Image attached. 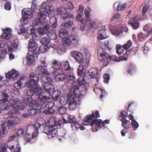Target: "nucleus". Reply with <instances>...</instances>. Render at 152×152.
<instances>
[{"mask_svg":"<svg viewBox=\"0 0 152 152\" xmlns=\"http://www.w3.org/2000/svg\"><path fill=\"white\" fill-rule=\"evenodd\" d=\"M53 10V7L51 3L48 2L43 3L39 9L40 12L37 14L38 18L42 21L45 20L46 15L43 12L50 15L52 12Z\"/></svg>","mask_w":152,"mask_h":152,"instance_id":"nucleus-5","label":"nucleus"},{"mask_svg":"<svg viewBox=\"0 0 152 152\" xmlns=\"http://www.w3.org/2000/svg\"><path fill=\"white\" fill-rule=\"evenodd\" d=\"M72 40L71 39H70L69 38L65 37L63 39V45H66L67 46H69L72 45Z\"/></svg>","mask_w":152,"mask_h":152,"instance_id":"nucleus-40","label":"nucleus"},{"mask_svg":"<svg viewBox=\"0 0 152 152\" xmlns=\"http://www.w3.org/2000/svg\"><path fill=\"white\" fill-rule=\"evenodd\" d=\"M43 88L45 91L40 92V94H39V98L46 99H49L50 97L52 91L54 89V87L50 83L45 82L43 85Z\"/></svg>","mask_w":152,"mask_h":152,"instance_id":"nucleus-8","label":"nucleus"},{"mask_svg":"<svg viewBox=\"0 0 152 152\" xmlns=\"http://www.w3.org/2000/svg\"><path fill=\"white\" fill-rule=\"evenodd\" d=\"M59 36L60 37L63 39L69 35L68 31L67 30H60L58 33Z\"/></svg>","mask_w":152,"mask_h":152,"instance_id":"nucleus-35","label":"nucleus"},{"mask_svg":"<svg viewBox=\"0 0 152 152\" xmlns=\"http://www.w3.org/2000/svg\"><path fill=\"white\" fill-rule=\"evenodd\" d=\"M94 114L92 113L91 115H87L86 116V118L84 119L83 121V124L85 125H90V123L92 121V120L94 118Z\"/></svg>","mask_w":152,"mask_h":152,"instance_id":"nucleus-25","label":"nucleus"},{"mask_svg":"<svg viewBox=\"0 0 152 152\" xmlns=\"http://www.w3.org/2000/svg\"><path fill=\"white\" fill-rule=\"evenodd\" d=\"M122 122V126L125 129H122L121 131V133L123 136L125 135L126 133L128 132L127 129L130 128L132 126V124L130 121L124 118H122L121 119Z\"/></svg>","mask_w":152,"mask_h":152,"instance_id":"nucleus-12","label":"nucleus"},{"mask_svg":"<svg viewBox=\"0 0 152 152\" xmlns=\"http://www.w3.org/2000/svg\"><path fill=\"white\" fill-rule=\"evenodd\" d=\"M54 121H56L55 118L53 117L50 118L49 123L47 124L46 126L44 128L43 132L48 134L54 125Z\"/></svg>","mask_w":152,"mask_h":152,"instance_id":"nucleus-17","label":"nucleus"},{"mask_svg":"<svg viewBox=\"0 0 152 152\" xmlns=\"http://www.w3.org/2000/svg\"><path fill=\"white\" fill-rule=\"evenodd\" d=\"M52 68L54 70L52 72L53 74H56L58 72H61V62L60 63L58 61L54 60L53 61L52 66Z\"/></svg>","mask_w":152,"mask_h":152,"instance_id":"nucleus-16","label":"nucleus"},{"mask_svg":"<svg viewBox=\"0 0 152 152\" xmlns=\"http://www.w3.org/2000/svg\"><path fill=\"white\" fill-rule=\"evenodd\" d=\"M6 145L5 143H2L0 145V152H6L7 148Z\"/></svg>","mask_w":152,"mask_h":152,"instance_id":"nucleus-50","label":"nucleus"},{"mask_svg":"<svg viewBox=\"0 0 152 152\" xmlns=\"http://www.w3.org/2000/svg\"><path fill=\"white\" fill-rule=\"evenodd\" d=\"M45 79L47 81V82L51 83L53 82V79L49 76H47V77L44 76L42 77V80H43Z\"/></svg>","mask_w":152,"mask_h":152,"instance_id":"nucleus-59","label":"nucleus"},{"mask_svg":"<svg viewBox=\"0 0 152 152\" xmlns=\"http://www.w3.org/2000/svg\"><path fill=\"white\" fill-rule=\"evenodd\" d=\"M26 29L23 25L20 26V30L18 32V34H21L26 32Z\"/></svg>","mask_w":152,"mask_h":152,"instance_id":"nucleus-57","label":"nucleus"},{"mask_svg":"<svg viewBox=\"0 0 152 152\" xmlns=\"http://www.w3.org/2000/svg\"><path fill=\"white\" fill-rule=\"evenodd\" d=\"M39 32L41 34H43L47 33L46 30H45L43 28L39 27L38 28Z\"/></svg>","mask_w":152,"mask_h":152,"instance_id":"nucleus-60","label":"nucleus"},{"mask_svg":"<svg viewBox=\"0 0 152 152\" xmlns=\"http://www.w3.org/2000/svg\"><path fill=\"white\" fill-rule=\"evenodd\" d=\"M46 48L45 46H41L39 48L38 53V54L43 53L46 51Z\"/></svg>","mask_w":152,"mask_h":152,"instance_id":"nucleus-55","label":"nucleus"},{"mask_svg":"<svg viewBox=\"0 0 152 152\" xmlns=\"http://www.w3.org/2000/svg\"><path fill=\"white\" fill-rule=\"evenodd\" d=\"M52 92V96L55 100H56L61 95V92L58 90H54Z\"/></svg>","mask_w":152,"mask_h":152,"instance_id":"nucleus-34","label":"nucleus"},{"mask_svg":"<svg viewBox=\"0 0 152 152\" xmlns=\"http://www.w3.org/2000/svg\"><path fill=\"white\" fill-rule=\"evenodd\" d=\"M61 67L66 71H69L71 69L69 61L66 60L61 62Z\"/></svg>","mask_w":152,"mask_h":152,"instance_id":"nucleus-28","label":"nucleus"},{"mask_svg":"<svg viewBox=\"0 0 152 152\" xmlns=\"http://www.w3.org/2000/svg\"><path fill=\"white\" fill-rule=\"evenodd\" d=\"M47 35L51 39L54 40L57 37V35L55 31L53 30H50L47 33Z\"/></svg>","mask_w":152,"mask_h":152,"instance_id":"nucleus-32","label":"nucleus"},{"mask_svg":"<svg viewBox=\"0 0 152 152\" xmlns=\"http://www.w3.org/2000/svg\"><path fill=\"white\" fill-rule=\"evenodd\" d=\"M94 114V118L92 120V121L90 123V125L92 126H96V130L97 131L98 129L102 127H104L105 126L104 123L102 122V120L100 119H97L100 116L99 112L98 111H96L95 113H93Z\"/></svg>","mask_w":152,"mask_h":152,"instance_id":"nucleus-10","label":"nucleus"},{"mask_svg":"<svg viewBox=\"0 0 152 152\" xmlns=\"http://www.w3.org/2000/svg\"><path fill=\"white\" fill-rule=\"evenodd\" d=\"M97 56L98 59L103 64L104 66H107L110 61H118L115 55H109L106 53L105 49L101 46L98 48Z\"/></svg>","mask_w":152,"mask_h":152,"instance_id":"nucleus-2","label":"nucleus"},{"mask_svg":"<svg viewBox=\"0 0 152 152\" xmlns=\"http://www.w3.org/2000/svg\"><path fill=\"white\" fill-rule=\"evenodd\" d=\"M50 39L47 37H44L41 39L40 42L42 44L44 45L45 46L49 47L48 44L50 42Z\"/></svg>","mask_w":152,"mask_h":152,"instance_id":"nucleus-36","label":"nucleus"},{"mask_svg":"<svg viewBox=\"0 0 152 152\" xmlns=\"http://www.w3.org/2000/svg\"><path fill=\"white\" fill-rule=\"evenodd\" d=\"M71 54L77 63L81 64L83 62L84 58L81 53L76 51H73L71 52Z\"/></svg>","mask_w":152,"mask_h":152,"instance_id":"nucleus-13","label":"nucleus"},{"mask_svg":"<svg viewBox=\"0 0 152 152\" xmlns=\"http://www.w3.org/2000/svg\"><path fill=\"white\" fill-rule=\"evenodd\" d=\"M43 21H41L38 18H35L33 21V24L35 26H38L42 24Z\"/></svg>","mask_w":152,"mask_h":152,"instance_id":"nucleus-47","label":"nucleus"},{"mask_svg":"<svg viewBox=\"0 0 152 152\" xmlns=\"http://www.w3.org/2000/svg\"><path fill=\"white\" fill-rule=\"evenodd\" d=\"M54 125L50 130L48 134V137L49 138L55 137L58 134L57 131L56 129L58 128V126H60L62 124V122L61 121H58L56 124V121H54Z\"/></svg>","mask_w":152,"mask_h":152,"instance_id":"nucleus-11","label":"nucleus"},{"mask_svg":"<svg viewBox=\"0 0 152 152\" xmlns=\"http://www.w3.org/2000/svg\"><path fill=\"white\" fill-rule=\"evenodd\" d=\"M78 99V98L77 97H73L72 98L69 104V108L70 110H73L76 108L78 104L77 100Z\"/></svg>","mask_w":152,"mask_h":152,"instance_id":"nucleus-23","label":"nucleus"},{"mask_svg":"<svg viewBox=\"0 0 152 152\" xmlns=\"http://www.w3.org/2000/svg\"><path fill=\"white\" fill-rule=\"evenodd\" d=\"M62 119L65 123H70L72 127V124H75L76 121V119L74 116L68 113L64 114L62 116Z\"/></svg>","mask_w":152,"mask_h":152,"instance_id":"nucleus-14","label":"nucleus"},{"mask_svg":"<svg viewBox=\"0 0 152 152\" xmlns=\"http://www.w3.org/2000/svg\"><path fill=\"white\" fill-rule=\"evenodd\" d=\"M22 14L24 18H31L33 17L32 12L28 8L23 9L22 11Z\"/></svg>","mask_w":152,"mask_h":152,"instance_id":"nucleus-21","label":"nucleus"},{"mask_svg":"<svg viewBox=\"0 0 152 152\" xmlns=\"http://www.w3.org/2000/svg\"><path fill=\"white\" fill-rule=\"evenodd\" d=\"M72 128L73 130L77 129H80L81 130H83L84 129V128L80 125V124L76 121L75 122V124H72Z\"/></svg>","mask_w":152,"mask_h":152,"instance_id":"nucleus-38","label":"nucleus"},{"mask_svg":"<svg viewBox=\"0 0 152 152\" xmlns=\"http://www.w3.org/2000/svg\"><path fill=\"white\" fill-rule=\"evenodd\" d=\"M35 71L36 74L42 76L43 77L45 75H49V73L47 69L41 65L38 66L35 69Z\"/></svg>","mask_w":152,"mask_h":152,"instance_id":"nucleus-15","label":"nucleus"},{"mask_svg":"<svg viewBox=\"0 0 152 152\" xmlns=\"http://www.w3.org/2000/svg\"><path fill=\"white\" fill-rule=\"evenodd\" d=\"M132 45V42L130 40H128L127 42L123 45V48L124 49L128 50Z\"/></svg>","mask_w":152,"mask_h":152,"instance_id":"nucleus-46","label":"nucleus"},{"mask_svg":"<svg viewBox=\"0 0 152 152\" xmlns=\"http://www.w3.org/2000/svg\"><path fill=\"white\" fill-rule=\"evenodd\" d=\"M72 40V44L73 46H77L79 41V37L76 35H72L70 37Z\"/></svg>","mask_w":152,"mask_h":152,"instance_id":"nucleus-30","label":"nucleus"},{"mask_svg":"<svg viewBox=\"0 0 152 152\" xmlns=\"http://www.w3.org/2000/svg\"><path fill=\"white\" fill-rule=\"evenodd\" d=\"M127 113L126 111L124 110L121 112L120 115V116L122 118H125L127 117Z\"/></svg>","mask_w":152,"mask_h":152,"instance_id":"nucleus-63","label":"nucleus"},{"mask_svg":"<svg viewBox=\"0 0 152 152\" xmlns=\"http://www.w3.org/2000/svg\"><path fill=\"white\" fill-rule=\"evenodd\" d=\"M57 20L56 18L53 17L50 19V22L52 24V26L53 28H56L57 26Z\"/></svg>","mask_w":152,"mask_h":152,"instance_id":"nucleus-39","label":"nucleus"},{"mask_svg":"<svg viewBox=\"0 0 152 152\" xmlns=\"http://www.w3.org/2000/svg\"><path fill=\"white\" fill-rule=\"evenodd\" d=\"M1 96L3 99L0 100V108L2 110H7L12 108L9 113L19 114L20 113L19 110L25 108L24 103L18 99H15L12 101H8V98L9 95L6 93V90L3 91Z\"/></svg>","mask_w":152,"mask_h":152,"instance_id":"nucleus-1","label":"nucleus"},{"mask_svg":"<svg viewBox=\"0 0 152 152\" xmlns=\"http://www.w3.org/2000/svg\"><path fill=\"white\" fill-rule=\"evenodd\" d=\"M3 34H2V38L4 39H10L12 37L11 32L12 31L11 29L9 28H6L3 29Z\"/></svg>","mask_w":152,"mask_h":152,"instance_id":"nucleus-19","label":"nucleus"},{"mask_svg":"<svg viewBox=\"0 0 152 152\" xmlns=\"http://www.w3.org/2000/svg\"><path fill=\"white\" fill-rule=\"evenodd\" d=\"M85 82V81L84 80H82V81L80 82V81H77V83L78 84L77 87H76L75 88L74 90V92L75 95L77 96H80L82 95V93L80 91V88L81 87V86H83V85L84 83Z\"/></svg>","mask_w":152,"mask_h":152,"instance_id":"nucleus-20","label":"nucleus"},{"mask_svg":"<svg viewBox=\"0 0 152 152\" xmlns=\"http://www.w3.org/2000/svg\"><path fill=\"white\" fill-rule=\"evenodd\" d=\"M27 78L25 76H23L22 77H21L19 81H18L20 84H21V85L22 87L25 86L26 85L27 82Z\"/></svg>","mask_w":152,"mask_h":152,"instance_id":"nucleus-43","label":"nucleus"},{"mask_svg":"<svg viewBox=\"0 0 152 152\" xmlns=\"http://www.w3.org/2000/svg\"><path fill=\"white\" fill-rule=\"evenodd\" d=\"M41 91V88H30L27 90V97H26L24 100L26 102L29 103L28 104V107H34V106H30V104L32 103L33 101H37L38 102L39 101V95L40 94V92Z\"/></svg>","mask_w":152,"mask_h":152,"instance_id":"nucleus-4","label":"nucleus"},{"mask_svg":"<svg viewBox=\"0 0 152 152\" xmlns=\"http://www.w3.org/2000/svg\"><path fill=\"white\" fill-rule=\"evenodd\" d=\"M64 8L63 7H61L57 9L56 12L58 15L61 14L64 11Z\"/></svg>","mask_w":152,"mask_h":152,"instance_id":"nucleus-61","label":"nucleus"},{"mask_svg":"<svg viewBox=\"0 0 152 152\" xmlns=\"http://www.w3.org/2000/svg\"><path fill=\"white\" fill-rule=\"evenodd\" d=\"M34 31V28L31 26H29L27 28V32L29 35H31Z\"/></svg>","mask_w":152,"mask_h":152,"instance_id":"nucleus-51","label":"nucleus"},{"mask_svg":"<svg viewBox=\"0 0 152 152\" xmlns=\"http://www.w3.org/2000/svg\"><path fill=\"white\" fill-rule=\"evenodd\" d=\"M17 134L18 136H23L24 134V129L22 128L19 129L18 130Z\"/></svg>","mask_w":152,"mask_h":152,"instance_id":"nucleus-52","label":"nucleus"},{"mask_svg":"<svg viewBox=\"0 0 152 152\" xmlns=\"http://www.w3.org/2000/svg\"><path fill=\"white\" fill-rule=\"evenodd\" d=\"M145 35L142 33H140L138 35V38L139 41H142L144 40L145 37Z\"/></svg>","mask_w":152,"mask_h":152,"instance_id":"nucleus-53","label":"nucleus"},{"mask_svg":"<svg viewBox=\"0 0 152 152\" xmlns=\"http://www.w3.org/2000/svg\"><path fill=\"white\" fill-rule=\"evenodd\" d=\"M38 56V53L35 52L32 53L31 55L29 53H28L26 58L28 63L29 64H32L34 58H37Z\"/></svg>","mask_w":152,"mask_h":152,"instance_id":"nucleus-24","label":"nucleus"},{"mask_svg":"<svg viewBox=\"0 0 152 152\" xmlns=\"http://www.w3.org/2000/svg\"><path fill=\"white\" fill-rule=\"evenodd\" d=\"M102 28V29L99 31L98 32V39L100 40L104 39L107 37L105 31V26H104Z\"/></svg>","mask_w":152,"mask_h":152,"instance_id":"nucleus-22","label":"nucleus"},{"mask_svg":"<svg viewBox=\"0 0 152 152\" xmlns=\"http://www.w3.org/2000/svg\"><path fill=\"white\" fill-rule=\"evenodd\" d=\"M11 114V116L10 118L8 120V121L4 122L1 125L2 134L3 135V133L5 132L6 128V127H8L11 126H13L15 125H17L19 124L20 122L19 118L18 117H15V115H19L20 114H17L15 113L12 114V113H10Z\"/></svg>","mask_w":152,"mask_h":152,"instance_id":"nucleus-7","label":"nucleus"},{"mask_svg":"<svg viewBox=\"0 0 152 152\" xmlns=\"http://www.w3.org/2000/svg\"><path fill=\"white\" fill-rule=\"evenodd\" d=\"M5 50L7 53L12 52L13 51V48L12 46V42L9 41L6 43V45Z\"/></svg>","mask_w":152,"mask_h":152,"instance_id":"nucleus-33","label":"nucleus"},{"mask_svg":"<svg viewBox=\"0 0 152 152\" xmlns=\"http://www.w3.org/2000/svg\"><path fill=\"white\" fill-rule=\"evenodd\" d=\"M38 48L37 45L34 40L32 39H30L28 42V46L29 51L32 53H34Z\"/></svg>","mask_w":152,"mask_h":152,"instance_id":"nucleus-18","label":"nucleus"},{"mask_svg":"<svg viewBox=\"0 0 152 152\" xmlns=\"http://www.w3.org/2000/svg\"><path fill=\"white\" fill-rule=\"evenodd\" d=\"M73 24V22L72 20H69L66 22L63 23L61 26L65 28H67L68 27H71Z\"/></svg>","mask_w":152,"mask_h":152,"instance_id":"nucleus-42","label":"nucleus"},{"mask_svg":"<svg viewBox=\"0 0 152 152\" xmlns=\"http://www.w3.org/2000/svg\"><path fill=\"white\" fill-rule=\"evenodd\" d=\"M67 109L66 107L64 106H61L59 107L58 110V112L61 115H63L66 112Z\"/></svg>","mask_w":152,"mask_h":152,"instance_id":"nucleus-44","label":"nucleus"},{"mask_svg":"<svg viewBox=\"0 0 152 152\" xmlns=\"http://www.w3.org/2000/svg\"><path fill=\"white\" fill-rule=\"evenodd\" d=\"M73 18H74V16L71 13L66 12L65 13H62L61 16V18L62 19Z\"/></svg>","mask_w":152,"mask_h":152,"instance_id":"nucleus-37","label":"nucleus"},{"mask_svg":"<svg viewBox=\"0 0 152 152\" xmlns=\"http://www.w3.org/2000/svg\"><path fill=\"white\" fill-rule=\"evenodd\" d=\"M51 97V96L49 98L46 99L43 98H39L38 102L37 101H33L32 103L30 104V106H34L36 107H39L41 109H44L45 108H53L55 105L53 102H47V101Z\"/></svg>","mask_w":152,"mask_h":152,"instance_id":"nucleus-6","label":"nucleus"},{"mask_svg":"<svg viewBox=\"0 0 152 152\" xmlns=\"http://www.w3.org/2000/svg\"><path fill=\"white\" fill-rule=\"evenodd\" d=\"M18 75V73L16 70H13L7 73L6 77L9 79L14 78L16 77Z\"/></svg>","mask_w":152,"mask_h":152,"instance_id":"nucleus-31","label":"nucleus"},{"mask_svg":"<svg viewBox=\"0 0 152 152\" xmlns=\"http://www.w3.org/2000/svg\"><path fill=\"white\" fill-rule=\"evenodd\" d=\"M128 23L134 29H137L139 26V23L137 20L135 19H132L128 21Z\"/></svg>","mask_w":152,"mask_h":152,"instance_id":"nucleus-26","label":"nucleus"},{"mask_svg":"<svg viewBox=\"0 0 152 152\" xmlns=\"http://www.w3.org/2000/svg\"><path fill=\"white\" fill-rule=\"evenodd\" d=\"M120 16L121 15L118 12L115 13L110 20L111 21H112L116 18H119Z\"/></svg>","mask_w":152,"mask_h":152,"instance_id":"nucleus-58","label":"nucleus"},{"mask_svg":"<svg viewBox=\"0 0 152 152\" xmlns=\"http://www.w3.org/2000/svg\"><path fill=\"white\" fill-rule=\"evenodd\" d=\"M44 119L43 118H39L35 121L34 125H31L28 126L26 131V136H30L31 135V138H35L37 135L38 129L40 126L44 123Z\"/></svg>","mask_w":152,"mask_h":152,"instance_id":"nucleus-3","label":"nucleus"},{"mask_svg":"<svg viewBox=\"0 0 152 152\" xmlns=\"http://www.w3.org/2000/svg\"><path fill=\"white\" fill-rule=\"evenodd\" d=\"M90 76L94 79V78L97 77L98 74L97 71L94 69H91L89 71Z\"/></svg>","mask_w":152,"mask_h":152,"instance_id":"nucleus-41","label":"nucleus"},{"mask_svg":"<svg viewBox=\"0 0 152 152\" xmlns=\"http://www.w3.org/2000/svg\"><path fill=\"white\" fill-rule=\"evenodd\" d=\"M30 108L28 110L29 113L30 115H34L38 114L39 113L40 111L39 110V109H41L38 107H29Z\"/></svg>","mask_w":152,"mask_h":152,"instance_id":"nucleus-27","label":"nucleus"},{"mask_svg":"<svg viewBox=\"0 0 152 152\" xmlns=\"http://www.w3.org/2000/svg\"><path fill=\"white\" fill-rule=\"evenodd\" d=\"M110 78L109 74H106L104 75V82L105 83H108Z\"/></svg>","mask_w":152,"mask_h":152,"instance_id":"nucleus-56","label":"nucleus"},{"mask_svg":"<svg viewBox=\"0 0 152 152\" xmlns=\"http://www.w3.org/2000/svg\"><path fill=\"white\" fill-rule=\"evenodd\" d=\"M132 128L134 130H136L139 126V124L135 120H134L131 122Z\"/></svg>","mask_w":152,"mask_h":152,"instance_id":"nucleus-49","label":"nucleus"},{"mask_svg":"<svg viewBox=\"0 0 152 152\" xmlns=\"http://www.w3.org/2000/svg\"><path fill=\"white\" fill-rule=\"evenodd\" d=\"M30 80L26 83V86L28 88H40L37 85L39 80L38 76L34 72H32L29 75Z\"/></svg>","mask_w":152,"mask_h":152,"instance_id":"nucleus-9","label":"nucleus"},{"mask_svg":"<svg viewBox=\"0 0 152 152\" xmlns=\"http://www.w3.org/2000/svg\"><path fill=\"white\" fill-rule=\"evenodd\" d=\"M11 3L9 1H7L4 6L5 9L7 10H9L11 9Z\"/></svg>","mask_w":152,"mask_h":152,"instance_id":"nucleus-64","label":"nucleus"},{"mask_svg":"<svg viewBox=\"0 0 152 152\" xmlns=\"http://www.w3.org/2000/svg\"><path fill=\"white\" fill-rule=\"evenodd\" d=\"M61 72H58L57 73L55 77V80L57 81H62L64 80L66 78V75L64 73H59Z\"/></svg>","mask_w":152,"mask_h":152,"instance_id":"nucleus-29","label":"nucleus"},{"mask_svg":"<svg viewBox=\"0 0 152 152\" xmlns=\"http://www.w3.org/2000/svg\"><path fill=\"white\" fill-rule=\"evenodd\" d=\"M88 27L89 29H91L92 28H96L97 27L96 24V22H93V23H90L89 25H88Z\"/></svg>","mask_w":152,"mask_h":152,"instance_id":"nucleus-54","label":"nucleus"},{"mask_svg":"<svg viewBox=\"0 0 152 152\" xmlns=\"http://www.w3.org/2000/svg\"><path fill=\"white\" fill-rule=\"evenodd\" d=\"M76 19L77 21L82 22L83 21V18H82L81 14L78 13L76 17Z\"/></svg>","mask_w":152,"mask_h":152,"instance_id":"nucleus-62","label":"nucleus"},{"mask_svg":"<svg viewBox=\"0 0 152 152\" xmlns=\"http://www.w3.org/2000/svg\"><path fill=\"white\" fill-rule=\"evenodd\" d=\"M7 147L8 148L10 149L11 151L13 150V152H20L21 149L19 147L16 148L14 150L15 147L14 145H12L10 147H10H9L8 145H7Z\"/></svg>","mask_w":152,"mask_h":152,"instance_id":"nucleus-48","label":"nucleus"},{"mask_svg":"<svg viewBox=\"0 0 152 152\" xmlns=\"http://www.w3.org/2000/svg\"><path fill=\"white\" fill-rule=\"evenodd\" d=\"M121 3L119 2H117L115 3L113 5V8L116 11L121 10Z\"/></svg>","mask_w":152,"mask_h":152,"instance_id":"nucleus-45","label":"nucleus"}]
</instances>
